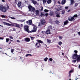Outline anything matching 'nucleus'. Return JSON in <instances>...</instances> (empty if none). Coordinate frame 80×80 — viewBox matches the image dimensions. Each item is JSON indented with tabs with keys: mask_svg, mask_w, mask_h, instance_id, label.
Instances as JSON below:
<instances>
[{
	"mask_svg": "<svg viewBox=\"0 0 80 80\" xmlns=\"http://www.w3.org/2000/svg\"><path fill=\"white\" fill-rule=\"evenodd\" d=\"M40 25H41L40 23H39V24L38 25V26H40Z\"/></svg>",
	"mask_w": 80,
	"mask_h": 80,
	"instance_id": "nucleus-60",
	"label": "nucleus"
},
{
	"mask_svg": "<svg viewBox=\"0 0 80 80\" xmlns=\"http://www.w3.org/2000/svg\"><path fill=\"white\" fill-rule=\"evenodd\" d=\"M77 6H78V3H76L75 4L74 7H77Z\"/></svg>",
	"mask_w": 80,
	"mask_h": 80,
	"instance_id": "nucleus-39",
	"label": "nucleus"
},
{
	"mask_svg": "<svg viewBox=\"0 0 80 80\" xmlns=\"http://www.w3.org/2000/svg\"><path fill=\"white\" fill-rule=\"evenodd\" d=\"M45 32H45V31H42L41 33H42V34H43V35H45Z\"/></svg>",
	"mask_w": 80,
	"mask_h": 80,
	"instance_id": "nucleus-30",
	"label": "nucleus"
},
{
	"mask_svg": "<svg viewBox=\"0 0 80 80\" xmlns=\"http://www.w3.org/2000/svg\"><path fill=\"white\" fill-rule=\"evenodd\" d=\"M7 10H8V9H7V7L5 6H3L2 7V8L1 11L2 12H6L7 11Z\"/></svg>",
	"mask_w": 80,
	"mask_h": 80,
	"instance_id": "nucleus-5",
	"label": "nucleus"
},
{
	"mask_svg": "<svg viewBox=\"0 0 80 80\" xmlns=\"http://www.w3.org/2000/svg\"><path fill=\"white\" fill-rule=\"evenodd\" d=\"M29 27L27 25H25L24 27V29L25 31L28 32V33H30V31L28 29Z\"/></svg>",
	"mask_w": 80,
	"mask_h": 80,
	"instance_id": "nucleus-4",
	"label": "nucleus"
},
{
	"mask_svg": "<svg viewBox=\"0 0 80 80\" xmlns=\"http://www.w3.org/2000/svg\"><path fill=\"white\" fill-rule=\"evenodd\" d=\"M68 23L69 22L68 21V20H66V21H64V25H67Z\"/></svg>",
	"mask_w": 80,
	"mask_h": 80,
	"instance_id": "nucleus-11",
	"label": "nucleus"
},
{
	"mask_svg": "<svg viewBox=\"0 0 80 80\" xmlns=\"http://www.w3.org/2000/svg\"><path fill=\"white\" fill-rule=\"evenodd\" d=\"M28 8L29 10L31 12H35V9L33 6L31 5H29L28 6Z\"/></svg>",
	"mask_w": 80,
	"mask_h": 80,
	"instance_id": "nucleus-3",
	"label": "nucleus"
},
{
	"mask_svg": "<svg viewBox=\"0 0 80 80\" xmlns=\"http://www.w3.org/2000/svg\"><path fill=\"white\" fill-rule=\"evenodd\" d=\"M21 27H23V24H21Z\"/></svg>",
	"mask_w": 80,
	"mask_h": 80,
	"instance_id": "nucleus-57",
	"label": "nucleus"
},
{
	"mask_svg": "<svg viewBox=\"0 0 80 80\" xmlns=\"http://www.w3.org/2000/svg\"><path fill=\"white\" fill-rule=\"evenodd\" d=\"M76 62H77V60H76L72 61V63H76Z\"/></svg>",
	"mask_w": 80,
	"mask_h": 80,
	"instance_id": "nucleus-29",
	"label": "nucleus"
},
{
	"mask_svg": "<svg viewBox=\"0 0 80 80\" xmlns=\"http://www.w3.org/2000/svg\"><path fill=\"white\" fill-rule=\"evenodd\" d=\"M50 15H53V14L50 13Z\"/></svg>",
	"mask_w": 80,
	"mask_h": 80,
	"instance_id": "nucleus-63",
	"label": "nucleus"
},
{
	"mask_svg": "<svg viewBox=\"0 0 80 80\" xmlns=\"http://www.w3.org/2000/svg\"><path fill=\"white\" fill-rule=\"evenodd\" d=\"M5 25H8H8H9V23L5 22Z\"/></svg>",
	"mask_w": 80,
	"mask_h": 80,
	"instance_id": "nucleus-45",
	"label": "nucleus"
},
{
	"mask_svg": "<svg viewBox=\"0 0 80 80\" xmlns=\"http://www.w3.org/2000/svg\"><path fill=\"white\" fill-rule=\"evenodd\" d=\"M30 0L31 2H32L33 4H34V5L35 4H37V1H35L34 0Z\"/></svg>",
	"mask_w": 80,
	"mask_h": 80,
	"instance_id": "nucleus-14",
	"label": "nucleus"
},
{
	"mask_svg": "<svg viewBox=\"0 0 80 80\" xmlns=\"http://www.w3.org/2000/svg\"><path fill=\"white\" fill-rule=\"evenodd\" d=\"M2 1L3 2H5V0H2Z\"/></svg>",
	"mask_w": 80,
	"mask_h": 80,
	"instance_id": "nucleus-58",
	"label": "nucleus"
},
{
	"mask_svg": "<svg viewBox=\"0 0 80 80\" xmlns=\"http://www.w3.org/2000/svg\"><path fill=\"white\" fill-rule=\"evenodd\" d=\"M41 23L42 25H45L46 24V21L44 19H41Z\"/></svg>",
	"mask_w": 80,
	"mask_h": 80,
	"instance_id": "nucleus-6",
	"label": "nucleus"
},
{
	"mask_svg": "<svg viewBox=\"0 0 80 80\" xmlns=\"http://www.w3.org/2000/svg\"><path fill=\"white\" fill-rule=\"evenodd\" d=\"M73 72V70H70L69 72V77H70L71 76V73H72Z\"/></svg>",
	"mask_w": 80,
	"mask_h": 80,
	"instance_id": "nucleus-17",
	"label": "nucleus"
},
{
	"mask_svg": "<svg viewBox=\"0 0 80 80\" xmlns=\"http://www.w3.org/2000/svg\"><path fill=\"white\" fill-rule=\"evenodd\" d=\"M9 41H10V42H9V45H10V43H12V42H13V40H11V39H10Z\"/></svg>",
	"mask_w": 80,
	"mask_h": 80,
	"instance_id": "nucleus-31",
	"label": "nucleus"
},
{
	"mask_svg": "<svg viewBox=\"0 0 80 80\" xmlns=\"http://www.w3.org/2000/svg\"><path fill=\"white\" fill-rule=\"evenodd\" d=\"M7 9H8V8H9V6H8V5H7Z\"/></svg>",
	"mask_w": 80,
	"mask_h": 80,
	"instance_id": "nucleus-53",
	"label": "nucleus"
},
{
	"mask_svg": "<svg viewBox=\"0 0 80 80\" xmlns=\"http://www.w3.org/2000/svg\"><path fill=\"white\" fill-rule=\"evenodd\" d=\"M22 5V2H19L18 4V7H20V6H21Z\"/></svg>",
	"mask_w": 80,
	"mask_h": 80,
	"instance_id": "nucleus-16",
	"label": "nucleus"
},
{
	"mask_svg": "<svg viewBox=\"0 0 80 80\" xmlns=\"http://www.w3.org/2000/svg\"><path fill=\"white\" fill-rule=\"evenodd\" d=\"M32 56V54H26V57H28V56Z\"/></svg>",
	"mask_w": 80,
	"mask_h": 80,
	"instance_id": "nucleus-28",
	"label": "nucleus"
},
{
	"mask_svg": "<svg viewBox=\"0 0 80 80\" xmlns=\"http://www.w3.org/2000/svg\"><path fill=\"white\" fill-rule=\"evenodd\" d=\"M71 18L70 19L68 18V20H69V21L70 22H73V20H74V18L72 17H71Z\"/></svg>",
	"mask_w": 80,
	"mask_h": 80,
	"instance_id": "nucleus-12",
	"label": "nucleus"
},
{
	"mask_svg": "<svg viewBox=\"0 0 80 80\" xmlns=\"http://www.w3.org/2000/svg\"><path fill=\"white\" fill-rule=\"evenodd\" d=\"M66 2V1L65 0H62V5H63V4H65V2Z\"/></svg>",
	"mask_w": 80,
	"mask_h": 80,
	"instance_id": "nucleus-18",
	"label": "nucleus"
},
{
	"mask_svg": "<svg viewBox=\"0 0 80 80\" xmlns=\"http://www.w3.org/2000/svg\"><path fill=\"white\" fill-rule=\"evenodd\" d=\"M14 52V49H12L11 50V53H13Z\"/></svg>",
	"mask_w": 80,
	"mask_h": 80,
	"instance_id": "nucleus-41",
	"label": "nucleus"
},
{
	"mask_svg": "<svg viewBox=\"0 0 80 80\" xmlns=\"http://www.w3.org/2000/svg\"><path fill=\"white\" fill-rule=\"evenodd\" d=\"M3 6L1 5L0 6V10H1V11H2V8H3Z\"/></svg>",
	"mask_w": 80,
	"mask_h": 80,
	"instance_id": "nucleus-25",
	"label": "nucleus"
},
{
	"mask_svg": "<svg viewBox=\"0 0 80 80\" xmlns=\"http://www.w3.org/2000/svg\"><path fill=\"white\" fill-rule=\"evenodd\" d=\"M71 10L70 9L68 11V12H71Z\"/></svg>",
	"mask_w": 80,
	"mask_h": 80,
	"instance_id": "nucleus-55",
	"label": "nucleus"
},
{
	"mask_svg": "<svg viewBox=\"0 0 80 80\" xmlns=\"http://www.w3.org/2000/svg\"><path fill=\"white\" fill-rule=\"evenodd\" d=\"M36 14L37 15H39V12L38 10L36 11Z\"/></svg>",
	"mask_w": 80,
	"mask_h": 80,
	"instance_id": "nucleus-19",
	"label": "nucleus"
},
{
	"mask_svg": "<svg viewBox=\"0 0 80 80\" xmlns=\"http://www.w3.org/2000/svg\"><path fill=\"white\" fill-rule=\"evenodd\" d=\"M59 22H59V21H58L56 20V23L57 24H58Z\"/></svg>",
	"mask_w": 80,
	"mask_h": 80,
	"instance_id": "nucleus-35",
	"label": "nucleus"
},
{
	"mask_svg": "<svg viewBox=\"0 0 80 80\" xmlns=\"http://www.w3.org/2000/svg\"><path fill=\"white\" fill-rule=\"evenodd\" d=\"M56 9L57 10L58 12H59L60 10H62V9L60 8V7H58L57 8H56Z\"/></svg>",
	"mask_w": 80,
	"mask_h": 80,
	"instance_id": "nucleus-10",
	"label": "nucleus"
},
{
	"mask_svg": "<svg viewBox=\"0 0 80 80\" xmlns=\"http://www.w3.org/2000/svg\"><path fill=\"white\" fill-rule=\"evenodd\" d=\"M45 15L46 16V17H47V16H48V13H46L45 14Z\"/></svg>",
	"mask_w": 80,
	"mask_h": 80,
	"instance_id": "nucleus-44",
	"label": "nucleus"
},
{
	"mask_svg": "<svg viewBox=\"0 0 80 80\" xmlns=\"http://www.w3.org/2000/svg\"><path fill=\"white\" fill-rule=\"evenodd\" d=\"M58 3H59V4H60V1H58Z\"/></svg>",
	"mask_w": 80,
	"mask_h": 80,
	"instance_id": "nucleus-56",
	"label": "nucleus"
},
{
	"mask_svg": "<svg viewBox=\"0 0 80 80\" xmlns=\"http://www.w3.org/2000/svg\"><path fill=\"white\" fill-rule=\"evenodd\" d=\"M49 60L50 62H52L53 60V59L52 58H50Z\"/></svg>",
	"mask_w": 80,
	"mask_h": 80,
	"instance_id": "nucleus-42",
	"label": "nucleus"
},
{
	"mask_svg": "<svg viewBox=\"0 0 80 80\" xmlns=\"http://www.w3.org/2000/svg\"><path fill=\"white\" fill-rule=\"evenodd\" d=\"M50 34V31L49 29H48L45 32V34H47V35H48V34Z\"/></svg>",
	"mask_w": 80,
	"mask_h": 80,
	"instance_id": "nucleus-9",
	"label": "nucleus"
},
{
	"mask_svg": "<svg viewBox=\"0 0 80 80\" xmlns=\"http://www.w3.org/2000/svg\"><path fill=\"white\" fill-rule=\"evenodd\" d=\"M3 39H4L3 38H0V40H3Z\"/></svg>",
	"mask_w": 80,
	"mask_h": 80,
	"instance_id": "nucleus-51",
	"label": "nucleus"
},
{
	"mask_svg": "<svg viewBox=\"0 0 80 80\" xmlns=\"http://www.w3.org/2000/svg\"><path fill=\"white\" fill-rule=\"evenodd\" d=\"M9 38L11 39H12V40H13V37H12V36H9Z\"/></svg>",
	"mask_w": 80,
	"mask_h": 80,
	"instance_id": "nucleus-36",
	"label": "nucleus"
},
{
	"mask_svg": "<svg viewBox=\"0 0 80 80\" xmlns=\"http://www.w3.org/2000/svg\"><path fill=\"white\" fill-rule=\"evenodd\" d=\"M45 13L43 12H43H41V13L40 17H45Z\"/></svg>",
	"mask_w": 80,
	"mask_h": 80,
	"instance_id": "nucleus-15",
	"label": "nucleus"
},
{
	"mask_svg": "<svg viewBox=\"0 0 80 80\" xmlns=\"http://www.w3.org/2000/svg\"><path fill=\"white\" fill-rule=\"evenodd\" d=\"M10 18H11V19H12L13 20H14L15 19H16V18L13 17H10Z\"/></svg>",
	"mask_w": 80,
	"mask_h": 80,
	"instance_id": "nucleus-32",
	"label": "nucleus"
},
{
	"mask_svg": "<svg viewBox=\"0 0 80 80\" xmlns=\"http://www.w3.org/2000/svg\"><path fill=\"white\" fill-rule=\"evenodd\" d=\"M62 14H65V11L64 10H62Z\"/></svg>",
	"mask_w": 80,
	"mask_h": 80,
	"instance_id": "nucleus-33",
	"label": "nucleus"
},
{
	"mask_svg": "<svg viewBox=\"0 0 80 80\" xmlns=\"http://www.w3.org/2000/svg\"><path fill=\"white\" fill-rule=\"evenodd\" d=\"M12 31H15V29L13 28V30Z\"/></svg>",
	"mask_w": 80,
	"mask_h": 80,
	"instance_id": "nucleus-61",
	"label": "nucleus"
},
{
	"mask_svg": "<svg viewBox=\"0 0 80 80\" xmlns=\"http://www.w3.org/2000/svg\"><path fill=\"white\" fill-rule=\"evenodd\" d=\"M74 1L73 0H71V3L72 5H73V3H74Z\"/></svg>",
	"mask_w": 80,
	"mask_h": 80,
	"instance_id": "nucleus-20",
	"label": "nucleus"
},
{
	"mask_svg": "<svg viewBox=\"0 0 80 80\" xmlns=\"http://www.w3.org/2000/svg\"><path fill=\"white\" fill-rule=\"evenodd\" d=\"M52 2V0H48L47 1V2L48 4H50Z\"/></svg>",
	"mask_w": 80,
	"mask_h": 80,
	"instance_id": "nucleus-21",
	"label": "nucleus"
},
{
	"mask_svg": "<svg viewBox=\"0 0 80 80\" xmlns=\"http://www.w3.org/2000/svg\"><path fill=\"white\" fill-rule=\"evenodd\" d=\"M65 9H68V7H65Z\"/></svg>",
	"mask_w": 80,
	"mask_h": 80,
	"instance_id": "nucleus-50",
	"label": "nucleus"
},
{
	"mask_svg": "<svg viewBox=\"0 0 80 80\" xmlns=\"http://www.w3.org/2000/svg\"><path fill=\"white\" fill-rule=\"evenodd\" d=\"M78 17V15H77V14L74 15L73 16L74 18H75V17Z\"/></svg>",
	"mask_w": 80,
	"mask_h": 80,
	"instance_id": "nucleus-24",
	"label": "nucleus"
},
{
	"mask_svg": "<svg viewBox=\"0 0 80 80\" xmlns=\"http://www.w3.org/2000/svg\"><path fill=\"white\" fill-rule=\"evenodd\" d=\"M49 27H50L51 28H52V26H49Z\"/></svg>",
	"mask_w": 80,
	"mask_h": 80,
	"instance_id": "nucleus-59",
	"label": "nucleus"
},
{
	"mask_svg": "<svg viewBox=\"0 0 80 80\" xmlns=\"http://www.w3.org/2000/svg\"><path fill=\"white\" fill-rule=\"evenodd\" d=\"M14 26H16L17 27H18V28H20V26L19 25V24L17 23H14Z\"/></svg>",
	"mask_w": 80,
	"mask_h": 80,
	"instance_id": "nucleus-13",
	"label": "nucleus"
},
{
	"mask_svg": "<svg viewBox=\"0 0 80 80\" xmlns=\"http://www.w3.org/2000/svg\"><path fill=\"white\" fill-rule=\"evenodd\" d=\"M74 52H75V54H77V53H78V51L77 50H74Z\"/></svg>",
	"mask_w": 80,
	"mask_h": 80,
	"instance_id": "nucleus-40",
	"label": "nucleus"
},
{
	"mask_svg": "<svg viewBox=\"0 0 80 80\" xmlns=\"http://www.w3.org/2000/svg\"><path fill=\"white\" fill-rule=\"evenodd\" d=\"M0 27H2V26L0 25Z\"/></svg>",
	"mask_w": 80,
	"mask_h": 80,
	"instance_id": "nucleus-64",
	"label": "nucleus"
},
{
	"mask_svg": "<svg viewBox=\"0 0 80 80\" xmlns=\"http://www.w3.org/2000/svg\"><path fill=\"white\" fill-rule=\"evenodd\" d=\"M48 10L46 9H45L44 10V12H45V13H47V12H48Z\"/></svg>",
	"mask_w": 80,
	"mask_h": 80,
	"instance_id": "nucleus-23",
	"label": "nucleus"
},
{
	"mask_svg": "<svg viewBox=\"0 0 80 80\" xmlns=\"http://www.w3.org/2000/svg\"><path fill=\"white\" fill-rule=\"evenodd\" d=\"M14 23H12V24H10L9 23V25L8 26H14Z\"/></svg>",
	"mask_w": 80,
	"mask_h": 80,
	"instance_id": "nucleus-22",
	"label": "nucleus"
},
{
	"mask_svg": "<svg viewBox=\"0 0 80 80\" xmlns=\"http://www.w3.org/2000/svg\"><path fill=\"white\" fill-rule=\"evenodd\" d=\"M25 20H21L20 21V22H25Z\"/></svg>",
	"mask_w": 80,
	"mask_h": 80,
	"instance_id": "nucleus-43",
	"label": "nucleus"
},
{
	"mask_svg": "<svg viewBox=\"0 0 80 80\" xmlns=\"http://www.w3.org/2000/svg\"><path fill=\"white\" fill-rule=\"evenodd\" d=\"M37 42H37L35 44V46L36 48H39L40 47H41V44H40V43H44L43 42V41H42L41 40H39L38 39L37 40Z\"/></svg>",
	"mask_w": 80,
	"mask_h": 80,
	"instance_id": "nucleus-2",
	"label": "nucleus"
},
{
	"mask_svg": "<svg viewBox=\"0 0 80 80\" xmlns=\"http://www.w3.org/2000/svg\"><path fill=\"white\" fill-rule=\"evenodd\" d=\"M59 38H60V39H62V37L61 36H59Z\"/></svg>",
	"mask_w": 80,
	"mask_h": 80,
	"instance_id": "nucleus-47",
	"label": "nucleus"
},
{
	"mask_svg": "<svg viewBox=\"0 0 80 80\" xmlns=\"http://www.w3.org/2000/svg\"><path fill=\"white\" fill-rule=\"evenodd\" d=\"M58 44L59 45H61L62 44V42H59L58 43Z\"/></svg>",
	"mask_w": 80,
	"mask_h": 80,
	"instance_id": "nucleus-37",
	"label": "nucleus"
},
{
	"mask_svg": "<svg viewBox=\"0 0 80 80\" xmlns=\"http://www.w3.org/2000/svg\"><path fill=\"white\" fill-rule=\"evenodd\" d=\"M55 14H56V17L58 18H60V13H59L58 11L55 12Z\"/></svg>",
	"mask_w": 80,
	"mask_h": 80,
	"instance_id": "nucleus-7",
	"label": "nucleus"
},
{
	"mask_svg": "<svg viewBox=\"0 0 80 80\" xmlns=\"http://www.w3.org/2000/svg\"><path fill=\"white\" fill-rule=\"evenodd\" d=\"M78 34L80 36V32H78Z\"/></svg>",
	"mask_w": 80,
	"mask_h": 80,
	"instance_id": "nucleus-54",
	"label": "nucleus"
},
{
	"mask_svg": "<svg viewBox=\"0 0 80 80\" xmlns=\"http://www.w3.org/2000/svg\"><path fill=\"white\" fill-rule=\"evenodd\" d=\"M30 38H31L32 40H33V39H34V38L32 37L31 36Z\"/></svg>",
	"mask_w": 80,
	"mask_h": 80,
	"instance_id": "nucleus-48",
	"label": "nucleus"
},
{
	"mask_svg": "<svg viewBox=\"0 0 80 80\" xmlns=\"http://www.w3.org/2000/svg\"><path fill=\"white\" fill-rule=\"evenodd\" d=\"M43 3H46V2H47V0H43Z\"/></svg>",
	"mask_w": 80,
	"mask_h": 80,
	"instance_id": "nucleus-34",
	"label": "nucleus"
},
{
	"mask_svg": "<svg viewBox=\"0 0 80 80\" xmlns=\"http://www.w3.org/2000/svg\"><path fill=\"white\" fill-rule=\"evenodd\" d=\"M24 40L27 42H28L30 41V39L29 38H24Z\"/></svg>",
	"mask_w": 80,
	"mask_h": 80,
	"instance_id": "nucleus-8",
	"label": "nucleus"
},
{
	"mask_svg": "<svg viewBox=\"0 0 80 80\" xmlns=\"http://www.w3.org/2000/svg\"><path fill=\"white\" fill-rule=\"evenodd\" d=\"M17 42H20V41H19V40H17Z\"/></svg>",
	"mask_w": 80,
	"mask_h": 80,
	"instance_id": "nucleus-52",
	"label": "nucleus"
},
{
	"mask_svg": "<svg viewBox=\"0 0 80 80\" xmlns=\"http://www.w3.org/2000/svg\"><path fill=\"white\" fill-rule=\"evenodd\" d=\"M43 7H42L41 9V11H42V10H43Z\"/></svg>",
	"mask_w": 80,
	"mask_h": 80,
	"instance_id": "nucleus-49",
	"label": "nucleus"
},
{
	"mask_svg": "<svg viewBox=\"0 0 80 80\" xmlns=\"http://www.w3.org/2000/svg\"><path fill=\"white\" fill-rule=\"evenodd\" d=\"M47 42L48 43H50V42H51V41L48 40V39H47Z\"/></svg>",
	"mask_w": 80,
	"mask_h": 80,
	"instance_id": "nucleus-27",
	"label": "nucleus"
},
{
	"mask_svg": "<svg viewBox=\"0 0 80 80\" xmlns=\"http://www.w3.org/2000/svg\"><path fill=\"white\" fill-rule=\"evenodd\" d=\"M48 59V58H46L44 59V61H45V62H47V61Z\"/></svg>",
	"mask_w": 80,
	"mask_h": 80,
	"instance_id": "nucleus-26",
	"label": "nucleus"
},
{
	"mask_svg": "<svg viewBox=\"0 0 80 80\" xmlns=\"http://www.w3.org/2000/svg\"><path fill=\"white\" fill-rule=\"evenodd\" d=\"M62 55H64V53H63V52H62Z\"/></svg>",
	"mask_w": 80,
	"mask_h": 80,
	"instance_id": "nucleus-62",
	"label": "nucleus"
},
{
	"mask_svg": "<svg viewBox=\"0 0 80 80\" xmlns=\"http://www.w3.org/2000/svg\"><path fill=\"white\" fill-rule=\"evenodd\" d=\"M2 18H5L6 17L5 16L2 15Z\"/></svg>",
	"mask_w": 80,
	"mask_h": 80,
	"instance_id": "nucleus-46",
	"label": "nucleus"
},
{
	"mask_svg": "<svg viewBox=\"0 0 80 80\" xmlns=\"http://www.w3.org/2000/svg\"><path fill=\"white\" fill-rule=\"evenodd\" d=\"M8 41H9V38H6V42H8Z\"/></svg>",
	"mask_w": 80,
	"mask_h": 80,
	"instance_id": "nucleus-38",
	"label": "nucleus"
},
{
	"mask_svg": "<svg viewBox=\"0 0 80 80\" xmlns=\"http://www.w3.org/2000/svg\"><path fill=\"white\" fill-rule=\"evenodd\" d=\"M26 23L27 24H28V25H32L33 27L32 30L31 31H30V33H31L32 32H37V27L36 26V25L32 23V20H29L28 21H26Z\"/></svg>",
	"mask_w": 80,
	"mask_h": 80,
	"instance_id": "nucleus-1",
	"label": "nucleus"
}]
</instances>
